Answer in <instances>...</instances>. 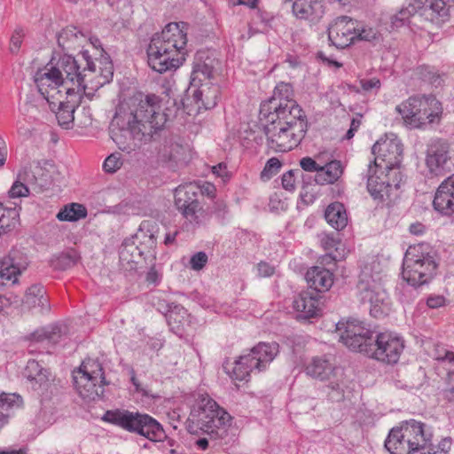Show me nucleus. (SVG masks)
I'll use <instances>...</instances> for the list:
<instances>
[{
  "mask_svg": "<svg viewBox=\"0 0 454 454\" xmlns=\"http://www.w3.org/2000/svg\"><path fill=\"white\" fill-rule=\"evenodd\" d=\"M376 29L363 26L348 16L336 18L328 27V39L338 49H344L356 41L372 42L378 39Z\"/></svg>",
  "mask_w": 454,
  "mask_h": 454,
  "instance_id": "obj_9",
  "label": "nucleus"
},
{
  "mask_svg": "<svg viewBox=\"0 0 454 454\" xmlns=\"http://www.w3.org/2000/svg\"><path fill=\"white\" fill-rule=\"evenodd\" d=\"M26 261L22 253L18 249H12L9 254L4 258L0 257V279L3 284L4 281L16 283L18 276L21 270L25 269Z\"/></svg>",
  "mask_w": 454,
  "mask_h": 454,
  "instance_id": "obj_22",
  "label": "nucleus"
},
{
  "mask_svg": "<svg viewBox=\"0 0 454 454\" xmlns=\"http://www.w3.org/2000/svg\"><path fill=\"white\" fill-rule=\"evenodd\" d=\"M219 93L220 90L217 85L205 82L193 90L192 98L198 109L204 108L207 110L216 106Z\"/></svg>",
  "mask_w": 454,
  "mask_h": 454,
  "instance_id": "obj_28",
  "label": "nucleus"
},
{
  "mask_svg": "<svg viewBox=\"0 0 454 454\" xmlns=\"http://www.w3.org/2000/svg\"><path fill=\"white\" fill-rule=\"evenodd\" d=\"M208 257L205 252H197L190 259V266L193 270H202L207 262Z\"/></svg>",
  "mask_w": 454,
  "mask_h": 454,
  "instance_id": "obj_55",
  "label": "nucleus"
},
{
  "mask_svg": "<svg viewBox=\"0 0 454 454\" xmlns=\"http://www.w3.org/2000/svg\"><path fill=\"white\" fill-rule=\"evenodd\" d=\"M87 37L75 27H67L58 35L59 45L66 51H74L82 48Z\"/></svg>",
  "mask_w": 454,
  "mask_h": 454,
  "instance_id": "obj_32",
  "label": "nucleus"
},
{
  "mask_svg": "<svg viewBox=\"0 0 454 454\" xmlns=\"http://www.w3.org/2000/svg\"><path fill=\"white\" fill-rule=\"evenodd\" d=\"M298 317L309 319L318 316L320 312L318 294L314 292H302L293 302Z\"/></svg>",
  "mask_w": 454,
  "mask_h": 454,
  "instance_id": "obj_26",
  "label": "nucleus"
},
{
  "mask_svg": "<svg viewBox=\"0 0 454 454\" xmlns=\"http://www.w3.org/2000/svg\"><path fill=\"white\" fill-rule=\"evenodd\" d=\"M20 221V208H2L0 207V231L5 233L14 229Z\"/></svg>",
  "mask_w": 454,
  "mask_h": 454,
  "instance_id": "obj_40",
  "label": "nucleus"
},
{
  "mask_svg": "<svg viewBox=\"0 0 454 454\" xmlns=\"http://www.w3.org/2000/svg\"><path fill=\"white\" fill-rule=\"evenodd\" d=\"M166 121L158 96H135L117 107L110 124V136L120 150L129 153L153 140Z\"/></svg>",
  "mask_w": 454,
  "mask_h": 454,
  "instance_id": "obj_2",
  "label": "nucleus"
},
{
  "mask_svg": "<svg viewBox=\"0 0 454 454\" xmlns=\"http://www.w3.org/2000/svg\"><path fill=\"white\" fill-rule=\"evenodd\" d=\"M279 352V346L277 342H260L250 349L247 355L254 363L257 372L266 370L269 364L275 359Z\"/></svg>",
  "mask_w": 454,
  "mask_h": 454,
  "instance_id": "obj_24",
  "label": "nucleus"
},
{
  "mask_svg": "<svg viewBox=\"0 0 454 454\" xmlns=\"http://www.w3.org/2000/svg\"><path fill=\"white\" fill-rule=\"evenodd\" d=\"M260 119L265 125H278L288 128L294 126L307 130L306 115L299 105L293 99L278 100L270 98L261 104Z\"/></svg>",
  "mask_w": 454,
  "mask_h": 454,
  "instance_id": "obj_6",
  "label": "nucleus"
},
{
  "mask_svg": "<svg viewBox=\"0 0 454 454\" xmlns=\"http://www.w3.org/2000/svg\"><path fill=\"white\" fill-rule=\"evenodd\" d=\"M189 25L185 22L168 23L160 32L164 38L175 48V52L183 55L184 59L187 55V33Z\"/></svg>",
  "mask_w": 454,
  "mask_h": 454,
  "instance_id": "obj_23",
  "label": "nucleus"
},
{
  "mask_svg": "<svg viewBox=\"0 0 454 454\" xmlns=\"http://www.w3.org/2000/svg\"><path fill=\"white\" fill-rule=\"evenodd\" d=\"M87 215V209L84 206L78 203H72L65 206L57 215L59 221L74 222Z\"/></svg>",
  "mask_w": 454,
  "mask_h": 454,
  "instance_id": "obj_41",
  "label": "nucleus"
},
{
  "mask_svg": "<svg viewBox=\"0 0 454 454\" xmlns=\"http://www.w3.org/2000/svg\"><path fill=\"white\" fill-rule=\"evenodd\" d=\"M280 167H281V163L278 159L270 158L267 161V163L262 172V177L267 176L268 178H270L272 175H275L278 171Z\"/></svg>",
  "mask_w": 454,
  "mask_h": 454,
  "instance_id": "obj_58",
  "label": "nucleus"
},
{
  "mask_svg": "<svg viewBox=\"0 0 454 454\" xmlns=\"http://www.w3.org/2000/svg\"><path fill=\"white\" fill-rule=\"evenodd\" d=\"M102 419L128 432L142 435L153 442H160L166 437L161 425L153 417L128 410L106 411Z\"/></svg>",
  "mask_w": 454,
  "mask_h": 454,
  "instance_id": "obj_4",
  "label": "nucleus"
},
{
  "mask_svg": "<svg viewBox=\"0 0 454 454\" xmlns=\"http://www.w3.org/2000/svg\"><path fill=\"white\" fill-rule=\"evenodd\" d=\"M201 429L211 437L215 434L223 437L226 434V426L231 417L208 395H201L192 410Z\"/></svg>",
  "mask_w": 454,
  "mask_h": 454,
  "instance_id": "obj_11",
  "label": "nucleus"
},
{
  "mask_svg": "<svg viewBox=\"0 0 454 454\" xmlns=\"http://www.w3.org/2000/svg\"><path fill=\"white\" fill-rule=\"evenodd\" d=\"M433 428L415 419L406 420L390 430L385 447L391 454H412L425 450L433 440Z\"/></svg>",
  "mask_w": 454,
  "mask_h": 454,
  "instance_id": "obj_3",
  "label": "nucleus"
},
{
  "mask_svg": "<svg viewBox=\"0 0 454 454\" xmlns=\"http://www.w3.org/2000/svg\"><path fill=\"white\" fill-rule=\"evenodd\" d=\"M21 113L30 120H37L40 116L38 107L31 101H26L20 107Z\"/></svg>",
  "mask_w": 454,
  "mask_h": 454,
  "instance_id": "obj_56",
  "label": "nucleus"
},
{
  "mask_svg": "<svg viewBox=\"0 0 454 454\" xmlns=\"http://www.w3.org/2000/svg\"><path fill=\"white\" fill-rule=\"evenodd\" d=\"M73 379L77 393L84 401H96L104 395L106 382L102 364L98 360L85 359L74 372Z\"/></svg>",
  "mask_w": 454,
  "mask_h": 454,
  "instance_id": "obj_10",
  "label": "nucleus"
},
{
  "mask_svg": "<svg viewBox=\"0 0 454 454\" xmlns=\"http://www.w3.org/2000/svg\"><path fill=\"white\" fill-rule=\"evenodd\" d=\"M306 131V129H301L297 126L293 128L278 125L264 126V133L269 147L279 153L288 152L298 146Z\"/></svg>",
  "mask_w": 454,
  "mask_h": 454,
  "instance_id": "obj_17",
  "label": "nucleus"
},
{
  "mask_svg": "<svg viewBox=\"0 0 454 454\" xmlns=\"http://www.w3.org/2000/svg\"><path fill=\"white\" fill-rule=\"evenodd\" d=\"M153 225L149 222H143L137 233L129 239L132 242L137 244V249L141 251L142 254L145 257L153 255L156 247V237L153 232Z\"/></svg>",
  "mask_w": 454,
  "mask_h": 454,
  "instance_id": "obj_27",
  "label": "nucleus"
},
{
  "mask_svg": "<svg viewBox=\"0 0 454 454\" xmlns=\"http://www.w3.org/2000/svg\"><path fill=\"white\" fill-rule=\"evenodd\" d=\"M129 239H126L120 249V262L127 270H136L140 260L145 257Z\"/></svg>",
  "mask_w": 454,
  "mask_h": 454,
  "instance_id": "obj_33",
  "label": "nucleus"
},
{
  "mask_svg": "<svg viewBox=\"0 0 454 454\" xmlns=\"http://www.w3.org/2000/svg\"><path fill=\"white\" fill-rule=\"evenodd\" d=\"M29 193L28 188L22 183L16 181L9 191L11 198L27 197Z\"/></svg>",
  "mask_w": 454,
  "mask_h": 454,
  "instance_id": "obj_59",
  "label": "nucleus"
},
{
  "mask_svg": "<svg viewBox=\"0 0 454 454\" xmlns=\"http://www.w3.org/2000/svg\"><path fill=\"white\" fill-rule=\"evenodd\" d=\"M404 347L403 339L397 333H380L375 335L365 355L378 361L394 364L399 361Z\"/></svg>",
  "mask_w": 454,
  "mask_h": 454,
  "instance_id": "obj_13",
  "label": "nucleus"
},
{
  "mask_svg": "<svg viewBox=\"0 0 454 454\" xmlns=\"http://www.w3.org/2000/svg\"><path fill=\"white\" fill-rule=\"evenodd\" d=\"M62 336L61 327L59 325H51L41 331L33 333V339L36 341H45L56 344Z\"/></svg>",
  "mask_w": 454,
  "mask_h": 454,
  "instance_id": "obj_44",
  "label": "nucleus"
},
{
  "mask_svg": "<svg viewBox=\"0 0 454 454\" xmlns=\"http://www.w3.org/2000/svg\"><path fill=\"white\" fill-rule=\"evenodd\" d=\"M405 126L411 129L422 128L440 119L441 103L433 97H411L395 107Z\"/></svg>",
  "mask_w": 454,
  "mask_h": 454,
  "instance_id": "obj_7",
  "label": "nucleus"
},
{
  "mask_svg": "<svg viewBox=\"0 0 454 454\" xmlns=\"http://www.w3.org/2000/svg\"><path fill=\"white\" fill-rule=\"evenodd\" d=\"M45 91H39L43 96V99L51 106V101H59L66 97L64 96L65 90L61 85H57V83H50L49 88Z\"/></svg>",
  "mask_w": 454,
  "mask_h": 454,
  "instance_id": "obj_47",
  "label": "nucleus"
},
{
  "mask_svg": "<svg viewBox=\"0 0 454 454\" xmlns=\"http://www.w3.org/2000/svg\"><path fill=\"white\" fill-rule=\"evenodd\" d=\"M451 439L450 437L443 438L437 445L436 448L439 451H430L428 454H448L451 448Z\"/></svg>",
  "mask_w": 454,
  "mask_h": 454,
  "instance_id": "obj_64",
  "label": "nucleus"
},
{
  "mask_svg": "<svg viewBox=\"0 0 454 454\" xmlns=\"http://www.w3.org/2000/svg\"><path fill=\"white\" fill-rule=\"evenodd\" d=\"M83 91H74L66 95V98L59 101H51V109L56 112V117L59 125L68 128L74 121V113L81 101Z\"/></svg>",
  "mask_w": 454,
  "mask_h": 454,
  "instance_id": "obj_21",
  "label": "nucleus"
},
{
  "mask_svg": "<svg viewBox=\"0 0 454 454\" xmlns=\"http://www.w3.org/2000/svg\"><path fill=\"white\" fill-rule=\"evenodd\" d=\"M436 262L423 245L410 247L403 258V278L412 286L427 283L435 274Z\"/></svg>",
  "mask_w": 454,
  "mask_h": 454,
  "instance_id": "obj_8",
  "label": "nucleus"
},
{
  "mask_svg": "<svg viewBox=\"0 0 454 454\" xmlns=\"http://www.w3.org/2000/svg\"><path fill=\"white\" fill-rule=\"evenodd\" d=\"M24 376L31 382L32 387H41L49 380V372L37 361L29 360L24 370Z\"/></svg>",
  "mask_w": 454,
  "mask_h": 454,
  "instance_id": "obj_35",
  "label": "nucleus"
},
{
  "mask_svg": "<svg viewBox=\"0 0 454 454\" xmlns=\"http://www.w3.org/2000/svg\"><path fill=\"white\" fill-rule=\"evenodd\" d=\"M25 36V32L21 28H17L13 32L10 41V51L12 53H18Z\"/></svg>",
  "mask_w": 454,
  "mask_h": 454,
  "instance_id": "obj_53",
  "label": "nucleus"
},
{
  "mask_svg": "<svg viewBox=\"0 0 454 454\" xmlns=\"http://www.w3.org/2000/svg\"><path fill=\"white\" fill-rule=\"evenodd\" d=\"M196 187L189 184L184 187H178L176 190L175 202L176 207L182 212L184 216L191 223H198L200 215L201 214V207L195 199L187 197L189 193L195 194Z\"/></svg>",
  "mask_w": 454,
  "mask_h": 454,
  "instance_id": "obj_20",
  "label": "nucleus"
},
{
  "mask_svg": "<svg viewBox=\"0 0 454 454\" xmlns=\"http://www.w3.org/2000/svg\"><path fill=\"white\" fill-rule=\"evenodd\" d=\"M20 396L15 394L0 395V428L3 427L12 414L14 407L20 406Z\"/></svg>",
  "mask_w": 454,
  "mask_h": 454,
  "instance_id": "obj_39",
  "label": "nucleus"
},
{
  "mask_svg": "<svg viewBox=\"0 0 454 454\" xmlns=\"http://www.w3.org/2000/svg\"><path fill=\"white\" fill-rule=\"evenodd\" d=\"M174 51L175 48L161 33L155 34L147 49L149 66L160 74L179 67L184 59L183 55Z\"/></svg>",
  "mask_w": 454,
  "mask_h": 454,
  "instance_id": "obj_12",
  "label": "nucleus"
},
{
  "mask_svg": "<svg viewBox=\"0 0 454 454\" xmlns=\"http://www.w3.org/2000/svg\"><path fill=\"white\" fill-rule=\"evenodd\" d=\"M356 294L361 302L370 304V313L381 317L389 310V297L383 286L382 275L372 266H364L358 277Z\"/></svg>",
  "mask_w": 454,
  "mask_h": 454,
  "instance_id": "obj_5",
  "label": "nucleus"
},
{
  "mask_svg": "<svg viewBox=\"0 0 454 454\" xmlns=\"http://www.w3.org/2000/svg\"><path fill=\"white\" fill-rule=\"evenodd\" d=\"M420 15L431 22L444 21L449 16V7L444 0H419Z\"/></svg>",
  "mask_w": 454,
  "mask_h": 454,
  "instance_id": "obj_29",
  "label": "nucleus"
},
{
  "mask_svg": "<svg viewBox=\"0 0 454 454\" xmlns=\"http://www.w3.org/2000/svg\"><path fill=\"white\" fill-rule=\"evenodd\" d=\"M300 166L303 170L308 172H317V174H319L321 170V166L310 157L302 158L300 160Z\"/></svg>",
  "mask_w": 454,
  "mask_h": 454,
  "instance_id": "obj_60",
  "label": "nucleus"
},
{
  "mask_svg": "<svg viewBox=\"0 0 454 454\" xmlns=\"http://www.w3.org/2000/svg\"><path fill=\"white\" fill-rule=\"evenodd\" d=\"M75 263V257L69 254H61L51 260L52 267L60 270L69 269L73 267Z\"/></svg>",
  "mask_w": 454,
  "mask_h": 454,
  "instance_id": "obj_48",
  "label": "nucleus"
},
{
  "mask_svg": "<svg viewBox=\"0 0 454 454\" xmlns=\"http://www.w3.org/2000/svg\"><path fill=\"white\" fill-rule=\"evenodd\" d=\"M342 166L339 160H332L325 166H321L319 174H316L315 181L318 184H333L342 175Z\"/></svg>",
  "mask_w": 454,
  "mask_h": 454,
  "instance_id": "obj_37",
  "label": "nucleus"
},
{
  "mask_svg": "<svg viewBox=\"0 0 454 454\" xmlns=\"http://www.w3.org/2000/svg\"><path fill=\"white\" fill-rule=\"evenodd\" d=\"M372 153L375 156L372 164L385 170H399L403 160V145L395 134L377 141L372 148Z\"/></svg>",
  "mask_w": 454,
  "mask_h": 454,
  "instance_id": "obj_16",
  "label": "nucleus"
},
{
  "mask_svg": "<svg viewBox=\"0 0 454 454\" xmlns=\"http://www.w3.org/2000/svg\"><path fill=\"white\" fill-rule=\"evenodd\" d=\"M292 3V12L300 20L316 21L320 20L325 12L323 0H285Z\"/></svg>",
  "mask_w": 454,
  "mask_h": 454,
  "instance_id": "obj_25",
  "label": "nucleus"
},
{
  "mask_svg": "<svg viewBox=\"0 0 454 454\" xmlns=\"http://www.w3.org/2000/svg\"><path fill=\"white\" fill-rule=\"evenodd\" d=\"M300 174V170H289L282 176V186L286 191L295 189V176Z\"/></svg>",
  "mask_w": 454,
  "mask_h": 454,
  "instance_id": "obj_57",
  "label": "nucleus"
},
{
  "mask_svg": "<svg viewBox=\"0 0 454 454\" xmlns=\"http://www.w3.org/2000/svg\"><path fill=\"white\" fill-rule=\"evenodd\" d=\"M114 75V66L110 57L100 51V57L91 59L88 50H82L76 56L64 54L56 62L54 59L35 75L39 91H46L50 83L61 85L65 95L76 90L91 99L95 91L109 83Z\"/></svg>",
  "mask_w": 454,
  "mask_h": 454,
  "instance_id": "obj_1",
  "label": "nucleus"
},
{
  "mask_svg": "<svg viewBox=\"0 0 454 454\" xmlns=\"http://www.w3.org/2000/svg\"><path fill=\"white\" fill-rule=\"evenodd\" d=\"M223 368L232 380L239 381L247 380L250 372L256 371L254 363L250 361V357L247 354L240 356L235 361L231 371L227 365H224Z\"/></svg>",
  "mask_w": 454,
  "mask_h": 454,
  "instance_id": "obj_36",
  "label": "nucleus"
},
{
  "mask_svg": "<svg viewBox=\"0 0 454 454\" xmlns=\"http://www.w3.org/2000/svg\"><path fill=\"white\" fill-rule=\"evenodd\" d=\"M307 375L321 381H329V387L339 390L342 372L335 367L325 356H314L306 365Z\"/></svg>",
  "mask_w": 454,
  "mask_h": 454,
  "instance_id": "obj_18",
  "label": "nucleus"
},
{
  "mask_svg": "<svg viewBox=\"0 0 454 454\" xmlns=\"http://www.w3.org/2000/svg\"><path fill=\"white\" fill-rule=\"evenodd\" d=\"M434 208L443 215H451L454 213V202L445 194L436 191L434 200Z\"/></svg>",
  "mask_w": 454,
  "mask_h": 454,
  "instance_id": "obj_45",
  "label": "nucleus"
},
{
  "mask_svg": "<svg viewBox=\"0 0 454 454\" xmlns=\"http://www.w3.org/2000/svg\"><path fill=\"white\" fill-rule=\"evenodd\" d=\"M417 12V7L414 4H409L406 8L402 9L392 18V23L395 27H399L406 20H409Z\"/></svg>",
  "mask_w": 454,
  "mask_h": 454,
  "instance_id": "obj_51",
  "label": "nucleus"
},
{
  "mask_svg": "<svg viewBox=\"0 0 454 454\" xmlns=\"http://www.w3.org/2000/svg\"><path fill=\"white\" fill-rule=\"evenodd\" d=\"M325 218L327 223L335 230L344 229L348 224V215L343 204L334 202L330 204L325 212Z\"/></svg>",
  "mask_w": 454,
  "mask_h": 454,
  "instance_id": "obj_34",
  "label": "nucleus"
},
{
  "mask_svg": "<svg viewBox=\"0 0 454 454\" xmlns=\"http://www.w3.org/2000/svg\"><path fill=\"white\" fill-rule=\"evenodd\" d=\"M306 280L316 294L327 291L333 283L332 272L318 266L312 267L307 271Z\"/></svg>",
  "mask_w": 454,
  "mask_h": 454,
  "instance_id": "obj_30",
  "label": "nucleus"
},
{
  "mask_svg": "<svg viewBox=\"0 0 454 454\" xmlns=\"http://www.w3.org/2000/svg\"><path fill=\"white\" fill-rule=\"evenodd\" d=\"M417 12V7L414 4H409L406 8L402 9L392 18V23L395 27H399L406 20H409Z\"/></svg>",
  "mask_w": 454,
  "mask_h": 454,
  "instance_id": "obj_52",
  "label": "nucleus"
},
{
  "mask_svg": "<svg viewBox=\"0 0 454 454\" xmlns=\"http://www.w3.org/2000/svg\"><path fill=\"white\" fill-rule=\"evenodd\" d=\"M401 172L398 169L385 170L370 163L367 170V189L374 199L384 200L390 197L393 190L400 187Z\"/></svg>",
  "mask_w": 454,
  "mask_h": 454,
  "instance_id": "obj_14",
  "label": "nucleus"
},
{
  "mask_svg": "<svg viewBox=\"0 0 454 454\" xmlns=\"http://www.w3.org/2000/svg\"><path fill=\"white\" fill-rule=\"evenodd\" d=\"M108 4L121 13L129 14L131 11L129 0H108Z\"/></svg>",
  "mask_w": 454,
  "mask_h": 454,
  "instance_id": "obj_61",
  "label": "nucleus"
},
{
  "mask_svg": "<svg viewBox=\"0 0 454 454\" xmlns=\"http://www.w3.org/2000/svg\"><path fill=\"white\" fill-rule=\"evenodd\" d=\"M417 12V7L414 4H409L406 8L402 9L392 18V23L395 27H399L406 20H409Z\"/></svg>",
  "mask_w": 454,
  "mask_h": 454,
  "instance_id": "obj_50",
  "label": "nucleus"
},
{
  "mask_svg": "<svg viewBox=\"0 0 454 454\" xmlns=\"http://www.w3.org/2000/svg\"><path fill=\"white\" fill-rule=\"evenodd\" d=\"M448 159L446 145L441 141L432 142L427 148L426 156L427 176L433 177L444 175Z\"/></svg>",
  "mask_w": 454,
  "mask_h": 454,
  "instance_id": "obj_19",
  "label": "nucleus"
},
{
  "mask_svg": "<svg viewBox=\"0 0 454 454\" xmlns=\"http://www.w3.org/2000/svg\"><path fill=\"white\" fill-rule=\"evenodd\" d=\"M273 20V16L271 13L262 11L261 9H257L255 12V17L253 19L252 23L254 25H256L258 22L262 26L261 29H255L252 27V26L249 27V37L258 32H264L267 30L268 27H270V22Z\"/></svg>",
  "mask_w": 454,
  "mask_h": 454,
  "instance_id": "obj_46",
  "label": "nucleus"
},
{
  "mask_svg": "<svg viewBox=\"0 0 454 454\" xmlns=\"http://www.w3.org/2000/svg\"><path fill=\"white\" fill-rule=\"evenodd\" d=\"M275 269L268 262H261L257 264V274L259 277L267 278L274 274Z\"/></svg>",
  "mask_w": 454,
  "mask_h": 454,
  "instance_id": "obj_63",
  "label": "nucleus"
},
{
  "mask_svg": "<svg viewBox=\"0 0 454 454\" xmlns=\"http://www.w3.org/2000/svg\"><path fill=\"white\" fill-rule=\"evenodd\" d=\"M205 52H198L195 57L192 74L199 77L201 74L205 79H212L215 74V65L218 61L215 59L207 57L204 59Z\"/></svg>",
  "mask_w": 454,
  "mask_h": 454,
  "instance_id": "obj_38",
  "label": "nucleus"
},
{
  "mask_svg": "<svg viewBox=\"0 0 454 454\" xmlns=\"http://www.w3.org/2000/svg\"><path fill=\"white\" fill-rule=\"evenodd\" d=\"M360 85L364 91H371L372 90H379L380 88V81L378 78L363 79L360 81Z\"/></svg>",
  "mask_w": 454,
  "mask_h": 454,
  "instance_id": "obj_62",
  "label": "nucleus"
},
{
  "mask_svg": "<svg viewBox=\"0 0 454 454\" xmlns=\"http://www.w3.org/2000/svg\"><path fill=\"white\" fill-rule=\"evenodd\" d=\"M121 156L119 153L109 155L104 161L103 168L107 173H114L122 166Z\"/></svg>",
  "mask_w": 454,
  "mask_h": 454,
  "instance_id": "obj_49",
  "label": "nucleus"
},
{
  "mask_svg": "<svg viewBox=\"0 0 454 454\" xmlns=\"http://www.w3.org/2000/svg\"><path fill=\"white\" fill-rule=\"evenodd\" d=\"M292 87L288 83L281 82L278 84L274 90L273 96L270 98H278V100L291 99Z\"/></svg>",
  "mask_w": 454,
  "mask_h": 454,
  "instance_id": "obj_54",
  "label": "nucleus"
},
{
  "mask_svg": "<svg viewBox=\"0 0 454 454\" xmlns=\"http://www.w3.org/2000/svg\"><path fill=\"white\" fill-rule=\"evenodd\" d=\"M439 361H442L450 364L448 370V388L445 390L446 398L454 402V353L450 351H444V356L440 355L435 357Z\"/></svg>",
  "mask_w": 454,
  "mask_h": 454,
  "instance_id": "obj_42",
  "label": "nucleus"
},
{
  "mask_svg": "<svg viewBox=\"0 0 454 454\" xmlns=\"http://www.w3.org/2000/svg\"><path fill=\"white\" fill-rule=\"evenodd\" d=\"M164 160L178 161L184 159L185 148L176 142L169 141L160 152Z\"/></svg>",
  "mask_w": 454,
  "mask_h": 454,
  "instance_id": "obj_43",
  "label": "nucleus"
},
{
  "mask_svg": "<svg viewBox=\"0 0 454 454\" xmlns=\"http://www.w3.org/2000/svg\"><path fill=\"white\" fill-rule=\"evenodd\" d=\"M24 304L29 309H36L41 314L48 313L51 309L49 297L41 285H34L27 290Z\"/></svg>",
  "mask_w": 454,
  "mask_h": 454,
  "instance_id": "obj_31",
  "label": "nucleus"
},
{
  "mask_svg": "<svg viewBox=\"0 0 454 454\" xmlns=\"http://www.w3.org/2000/svg\"><path fill=\"white\" fill-rule=\"evenodd\" d=\"M337 332L340 340L348 348L365 354L375 336L373 332L365 324L357 319L348 320L346 323L337 324Z\"/></svg>",
  "mask_w": 454,
  "mask_h": 454,
  "instance_id": "obj_15",
  "label": "nucleus"
}]
</instances>
